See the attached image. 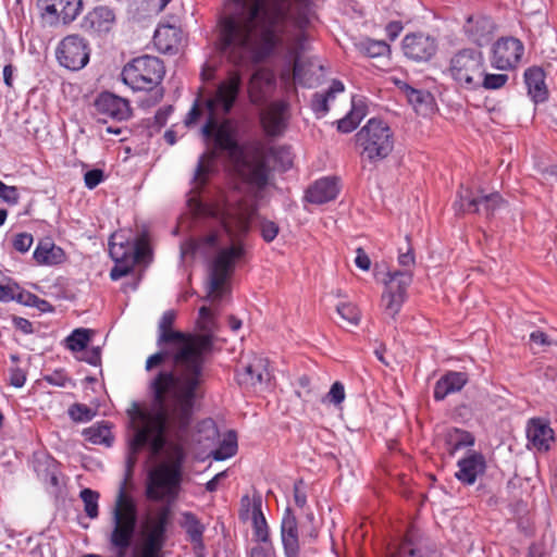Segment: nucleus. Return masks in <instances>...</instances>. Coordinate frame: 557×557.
Segmentation results:
<instances>
[{"label":"nucleus","mask_w":557,"mask_h":557,"mask_svg":"<svg viewBox=\"0 0 557 557\" xmlns=\"http://www.w3.org/2000/svg\"><path fill=\"white\" fill-rule=\"evenodd\" d=\"M214 153H203L195 171L193 189L187 206L196 215L208 219L206 233L197 240L182 244L181 253L198 255L209 259L207 282L208 305L200 307L196 321V333H188L195 339V348L187 354L185 377L186 429L191 422L196 405L203 397L206 382L205 366L212 352L215 334L219 330L216 315L220 301L228 294V280L236 265L246 255L244 237L248 234L255 206L248 200H239L236 193L220 196L213 202H203L197 189L203 186L212 169Z\"/></svg>","instance_id":"nucleus-1"},{"label":"nucleus","mask_w":557,"mask_h":557,"mask_svg":"<svg viewBox=\"0 0 557 557\" xmlns=\"http://www.w3.org/2000/svg\"><path fill=\"white\" fill-rule=\"evenodd\" d=\"M174 310L165 311L158 326L160 350L146 361V370L161 366L169 359L172 366L163 367L150 382L153 406L143 409L138 405L128 410L132 435L128 461L147 447L152 456L159 455L165 446V434L186 433L185 377L187 354L195 348V339L188 333L174 330Z\"/></svg>","instance_id":"nucleus-2"},{"label":"nucleus","mask_w":557,"mask_h":557,"mask_svg":"<svg viewBox=\"0 0 557 557\" xmlns=\"http://www.w3.org/2000/svg\"><path fill=\"white\" fill-rule=\"evenodd\" d=\"M242 88V77L238 72H231L222 81L212 95L200 106L195 102L188 112L185 124L197 122L206 113L207 121L202 127L206 138L214 141L215 148L228 152L236 159L239 175L252 187L263 188L269 181L271 166L287 170L292 166V152L288 147H267L261 144L244 151L236 141V124L227 115L231 112Z\"/></svg>","instance_id":"nucleus-3"},{"label":"nucleus","mask_w":557,"mask_h":557,"mask_svg":"<svg viewBox=\"0 0 557 557\" xmlns=\"http://www.w3.org/2000/svg\"><path fill=\"white\" fill-rule=\"evenodd\" d=\"M150 249L145 235L134 238L129 231L121 230L112 234L109 253L115 262L110 276L116 281L125 276L139 262H146Z\"/></svg>","instance_id":"nucleus-4"},{"label":"nucleus","mask_w":557,"mask_h":557,"mask_svg":"<svg viewBox=\"0 0 557 557\" xmlns=\"http://www.w3.org/2000/svg\"><path fill=\"white\" fill-rule=\"evenodd\" d=\"M113 528L110 534V544L116 549L117 557H125L131 546L136 523L137 506L134 499L121 487L112 511ZM83 557H102L96 554H87Z\"/></svg>","instance_id":"nucleus-5"},{"label":"nucleus","mask_w":557,"mask_h":557,"mask_svg":"<svg viewBox=\"0 0 557 557\" xmlns=\"http://www.w3.org/2000/svg\"><path fill=\"white\" fill-rule=\"evenodd\" d=\"M361 158L370 163L386 159L394 149V133L386 122L370 119L356 134Z\"/></svg>","instance_id":"nucleus-6"},{"label":"nucleus","mask_w":557,"mask_h":557,"mask_svg":"<svg viewBox=\"0 0 557 557\" xmlns=\"http://www.w3.org/2000/svg\"><path fill=\"white\" fill-rule=\"evenodd\" d=\"M171 450L169 461L162 462L149 473L147 495L151 499L160 500L177 494L184 451L181 444H174Z\"/></svg>","instance_id":"nucleus-7"},{"label":"nucleus","mask_w":557,"mask_h":557,"mask_svg":"<svg viewBox=\"0 0 557 557\" xmlns=\"http://www.w3.org/2000/svg\"><path fill=\"white\" fill-rule=\"evenodd\" d=\"M168 523L166 508L147 513L140 523L139 542L133 557H162Z\"/></svg>","instance_id":"nucleus-8"},{"label":"nucleus","mask_w":557,"mask_h":557,"mask_svg":"<svg viewBox=\"0 0 557 557\" xmlns=\"http://www.w3.org/2000/svg\"><path fill=\"white\" fill-rule=\"evenodd\" d=\"M483 73L484 59L478 50L462 49L449 60L447 74L460 88L478 90Z\"/></svg>","instance_id":"nucleus-9"},{"label":"nucleus","mask_w":557,"mask_h":557,"mask_svg":"<svg viewBox=\"0 0 557 557\" xmlns=\"http://www.w3.org/2000/svg\"><path fill=\"white\" fill-rule=\"evenodd\" d=\"M163 63L157 57L141 55L127 63L122 73V81L133 90H150L164 76Z\"/></svg>","instance_id":"nucleus-10"},{"label":"nucleus","mask_w":557,"mask_h":557,"mask_svg":"<svg viewBox=\"0 0 557 557\" xmlns=\"http://www.w3.org/2000/svg\"><path fill=\"white\" fill-rule=\"evenodd\" d=\"M290 2L292 0H283L277 5H273L270 1L264 2L255 50L267 51L274 47L277 30L288 15Z\"/></svg>","instance_id":"nucleus-11"},{"label":"nucleus","mask_w":557,"mask_h":557,"mask_svg":"<svg viewBox=\"0 0 557 557\" xmlns=\"http://www.w3.org/2000/svg\"><path fill=\"white\" fill-rule=\"evenodd\" d=\"M306 41L304 34L298 35L288 48V57L294 61V81L302 86L312 87L319 82L323 66L317 58L305 55Z\"/></svg>","instance_id":"nucleus-12"},{"label":"nucleus","mask_w":557,"mask_h":557,"mask_svg":"<svg viewBox=\"0 0 557 557\" xmlns=\"http://www.w3.org/2000/svg\"><path fill=\"white\" fill-rule=\"evenodd\" d=\"M87 41L78 35H70L58 45L55 55L59 63L71 71L85 67L89 61Z\"/></svg>","instance_id":"nucleus-13"},{"label":"nucleus","mask_w":557,"mask_h":557,"mask_svg":"<svg viewBox=\"0 0 557 557\" xmlns=\"http://www.w3.org/2000/svg\"><path fill=\"white\" fill-rule=\"evenodd\" d=\"M411 274L403 271H396L388 274L385 282V290L382 294V307L386 314L394 318L401 309L408 286L411 284Z\"/></svg>","instance_id":"nucleus-14"},{"label":"nucleus","mask_w":557,"mask_h":557,"mask_svg":"<svg viewBox=\"0 0 557 557\" xmlns=\"http://www.w3.org/2000/svg\"><path fill=\"white\" fill-rule=\"evenodd\" d=\"M404 54L416 62H426L437 52L438 42L430 34L417 32L407 34L401 41Z\"/></svg>","instance_id":"nucleus-15"},{"label":"nucleus","mask_w":557,"mask_h":557,"mask_svg":"<svg viewBox=\"0 0 557 557\" xmlns=\"http://www.w3.org/2000/svg\"><path fill=\"white\" fill-rule=\"evenodd\" d=\"M523 52L524 46L519 39L500 38L493 45L491 63L502 71L511 70L519 64Z\"/></svg>","instance_id":"nucleus-16"},{"label":"nucleus","mask_w":557,"mask_h":557,"mask_svg":"<svg viewBox=\"0 0 557 557\" xmlns=\"http://www.w3.org/2000/svg\"><path fill=\"white\" fill-rule=\"evenodd\" d=\"M290 119L289 103L286 100L270 102L260 113L261 125L269 136H281L287 129Z\"/></svg>","instance_id":"nucleus-17"},{"label":"nucleus","mask_w":557,"mask_h":557,"mask_svg":"<svg viewBox=\"0 0 557 557\" xmlns=\"http://www.w3.org/2000/svg\"><path fill=\"white\" fill-rule=\"evenodd\" d=\"M502 203V197L497 193L485 195L482 191H478L474 194L471 189L462 190L459 194V200L456 201L458 210L481 213L486 216L493 214Z\"/></svg>","instance_id":"nucleus-18"},{"label":"nucleus","mask_w":557,"mask_h":557,"mask_svg":"<svg viewBox=\"0 0 557 557\" xmlns=\"http://www.w3.org/2000/svg\"><path fill=\"white\" fill-rule=\"evenodd\" d=\"M82 5V0H42V16L51 25L69 24L78 16Z\"/></svg>","instance_id":"nucleus-19"},{"label":"nucleus","mask_w":557,"mask_h":557,"mask_svg":"<svg viewBox=\"0 0 557 557\" xmlns=\"http://www.w3.org/2000/svg\"><path fill=\"white\" fill-rule=\"evenodd\" d=\"M457 467L458 471L455 474L457 480L462 484L472 485L485 472L486 461L481 453L471 450L458 460Z\"/></svg>","instance_id":"nucleus-20"},{"label":"nucleus","mask_w":557,"mask_h":557,"mask_svg":"<svg viewBox=\"0 0 557 557\" xmlns=\"http://www.w3.org/2000/svg\"><path fill=\"white\" fill-rule=\"evenodd\" d=\"M393 83L405 94L409 103L420 115H430L435 110V100L431 92L411 87L400 78H392Z\"/></svg>","instance_id":"nucleus-21"},{"label":"nucleus","mask_w":557,"mask_h":557,"mask_svg":"<svg viewBox=\"0 0 557 557\" xmlns=\"http://www.w3.org/2000/svg\"><path fill=\"white\" fill-rule=\"evenodd\" d=\"M527 437L534 449L547 451L554 441V431L547 421L534 418L528 422Z\"/></svg>","instance_id":"nucleus-22"},{"label":"nucleus","mask_w":557,"mask_h":557,"mask_svg":"<svg viewBox=\"0 0 557 557\" xmlns=\"http://www.w3.org/2000/svg\"><path fill=\"white\" fill-rule=\"evenodd\" d=\"M275 86V75L269 69L257 70L250 78L248 94L255 104L263 102Z\"/></svg>","instance_id":"nucleus-23"},{"label":"nucleus","mask_w":557,"mask_h":557,"mask_svg":"<svg viewBox=\"0 0 557 557\" xmlns=\"http://www.w3.org/2000/svg\"><path fill=\"white\" fill-rule=\"evenodd\" d=\"M95 106L99 113L114 120H126L131 115L128 101L110 92L101 94L97 98Z\"/></svg>","instance_id":"nucleus-24"},{"label":"nucleus","mask_w":557,"mask_h":557,"mask_svg":"<svg viewBox=\"0 0 557 557\" xmlns=\"http://www.w3.org/2000/svg\"><path fill=\"white\" fill-rule=\"evenodd\" d=\"M281 536L286 557H299L298 528L296 517L287 508L282 519Z\"/></svg>","instance_id":"nucleus-25"},{"label":"nucleus","mask_w":557,"mask_h":557,"mask_svg":"<svg viewBox=\"0 0 557 557\" xmlns=\"http://www.w3.org/2000/svg\"><path fill=\"white\" fill-rule=\"evenodd\" d=\"M338 193V180L336 177H323L307 190L306 198L312 203L322 205L334 200Z\"/></svg>","instance_id":"nucleus-26"},{"label":"nucleus","mask_w":557,"mask_h":557,"mask_svg":"<svg viewBox=\"0 0 557 557\" xmlns=\"http://www.w3.org/2000/svg\"><path fill=\"white\" fill-rule=\"evenodd\" d=\"M115 24V14L108 7H97L84 18V27L97 34L108 33Z\"/></svg>","instance_id":"nucleus-27"},{"label":"nucleus","mask_w":557,"mask_h":557,"mask_svg":"<svg viewBox=\"0 0 557 557\" xmlns=\"http://www.w3.org/2000/svg\"><path fill=\"white\" fill-rule=\"evenodd\" d=\"M33 258L39 265L53 267L63 263L66 260V255L61 247L50 239H45L37 244Z\"/></svg>","instance_id":"nucleus-28"},{"label":"nucleus","mask_w":557,"mask_h":557,"mask_svg":"<svg viewBox=\"0 0 557 557\" xmlns=\"http://www.w3.org/2000/svg\"><path fill=\"white\" fill-rule=\"evenodd\" d=\"M467 382L468 375L465 372L449 371L436 382L434 398L436 400H443L449 394L461 391Z\"/></svg>","instance_id":"nucleus-29"},{"label":"nucleus","mask_w":557,"mask_h":557,"mask_svg":"<svg viewBox=\"0 0 557 557\" xmlns=\"http://www.w3.org/2000/svg\"><path fill=\"white\" fill-rule=\"evenodd\" d=\"M368 114L367 101L361 96H352L350 111L337 122V129L342 133H350L357 128Z\"/></svg>","instance_id":"nucleus-30"},{"label":"nucleus","mask_w":557,"mask_h":557,"mask_svg":"<svg viewBox=\"0 0 557 557\" xmlns=\"http://www.w3.org/2000/svg\"><path fill=\"white\" fill-rule=\"evenodd\" d=\"M267 372V361L263 358L255 357L251 362L244 364L237 371L236 377L240 385L253 387L262 383Z\"/></svg>","instance_id":"nucleus-31"},{"label":"nucleus","mask_w":557,"mask_h":557,"mask_svg":"<svg viewBox=\"0 0 557 557\" xmlns=\"http://www.w3.org/2000/svg\"><path fill=\"white\" fill-rule=\"evenodd\" d=\"M180 41L181 33L175 26L161 25L154 32V46L162 53H170L177 49Z\"/></svg>","instance_id":"nucleus-32"},{"label":"nucleus","mask_w":557,"mask_h":557,"mask_svg":"<svg viewBox=\"0 0 557 557\" xmlns=\"http://www.w3.org/2000/svg\"><path fill=\"white\" fill-rule=\"evenodd\" d=\"M524 81L528 86L529 95L535 102H542L547 97L545 85V74L540 67H530L524 73Z\"/></svg>","instance_id":"nucleus-33"},{"label":"nucleus","mask_w":557,"mask_h":557,"mask_svg":"<svg viewBox=\"0 0 557 557\" xmlns=\"http://www.w3.org/2000/svg\"><path fill=\"white\" fill-rule=\"evenodd\" d=\"M345 89L341 81H333L325 92H315L311 100V109L318 117H323L329 112V102L334 100L337 94Z\"/></svg>","instance_id":"nucleus-34"},{"label":"nucleus","mask_w":557,"mask_h":557,"mask_svg":"<svg viewBox=\"0 0 557 557\" xmlns=\"http://www.w3.org/2000/svg\"><path fill=\"white\" fill-rule=\"evenodd\" d=\"M181 527L185 530L189 541L194 544L195 548L203 547V532L205 525L191 512L185 511L181 513Z\"/></svg>","instance_id":"nucleus-35"},{"label":"nucleus","mask_w":557,"mask_h":557,"mask_svg":"<svg viewBox=\"0 0 557 557\" xmlns=\"http://www.w3.org/2000/svg\"><path fill=\"white\" fill-rule=\"evenodd\" d=\"M448 451L450 455L456 454L463 448L472 447L474 445V436L465 430L451 429L445 436Z\"/></svg>","instance_id":"nucleus-36"},{"label":"nucleus","mask_w":557,"mask_h":557,"mask_svg":"<svg viewBox=\"0 0 557 557\" xmlns=\"http://www.w3.org/2000/svg\"><path fill=\"white\" fill-rule=\"evenodd\" d=\"M94 332L89 329H75L65 339V347L71 350L72 352L78 355L79 352H83L92 336Z\"/></svg>","instance_id":"nucleus-37"},{"label":"nucleus","mask_w":557,"mask_h":557,"mask_svg":"<svg viewBox=\"0 0 557 557\" xmlns=\"http://www.w3.org/2000/svg\"><path fill=\"white\" fill-rule=\"evenodd\" d=\"M85 440L97 445L111 446L113 436L110 426L106 423H97L83 432Z\"/></svg>","instance_id":"nucleus-38"},{"label":"nucleus","mask_w":557,"mask_h":557,"mask_svg":"<svg viewBox=\"0 0 557 557\" xmlns=\"http://www.w3.org/2000/svg\"><path fill=\"white\" fill-rule=\"evenodd\" d=\"M237 451V437L233 431H230L219 447L212 451V457L214 460H225L233 457Z\"/></svg>","instance_id":"nucleus-39"},{"label":"nucleus","mask_w":557,"mask_h":557,"mask_svg":"<svg viewBox=\"0 0 557 557\" xmlns=\"http://www.w3.org/2000/svg\"><path fill=\"white\" fill-rule=\"evenodd\" d=\"M252 525L256 540L261 543H267L269 539V530L260 506H253Z\"/></svg>","instance_id":"nucleus-40"},{"label":"nucleus","mask_w":557,"mask_h":557,"mask_svg":"<svg viewBox=\"0 0 557 557\" xmlns=\"http://www.w3.org/2000/svg\"><path fill=\"white\" fill-rule=\"evenodd\" d=\"M336 311L348 324L357 326L361 319L358 307L351 302H341L336 306Z\"/></svg>","instance_id":"nucleus-41"},{"label":"nucleus","mask_w":557,"mask_h":557,"mask_svg":"<svg viewBox=\"0 0 557 557\" xmlns=\"http://www.w3.org/2000/svg\"><path fill=\"white\" fill-rule=\"evenodd\" d=\"M81 498L84 503V510L90 519L98 517L99 494L90 488H84L81 492Z\"/></svg>","instance_id":"nucleus-42"},{"label":"nucleus","mask_w":557,"mask_h":557,"mask_svg":"<svg viewBox=\"0 0 557 557\" xmlns=\"http://www.w3.org/2000/svg\"><path fill=\"white\" fill-rule=\"evenodd\" d=\"M360 49L371 58L382 57L389 52V46L383 40L366 39L360 44Z\"/></svg>","instance_id":"nucleus-43"},{"label":"nucleus","mask_w":557,"mask_h":557,"mask_svg":"<svg viewBox=\"0 0 557 557\" xmlns=\"http://www.w3.org/2000/svg\"><path fill=\"white\" fill-rule=\"evenodd\" d=\"M507 82V74H491L484 72L483 77L480 78L479 89L484 88L486 90H497L504 87Z\"/></svg>","instance_id":"nucleus-44"},{"label":"nucleus","mask_w":557,"mask_h":557,"mask_svg":"<svg viewBox=\"0 0 557 557\" xmlns=\"http://www.w3.org/2000/svg\"><path fill=\"white\" fill-rule=\"evenodd\" d=\"M386 557H421L410 541H404L399 545H389Z\"/></svg>","instance_id":"nucleus-45"},{"label":"nucleus","mask_w":557,"mask_h":557,"mask_svg":"<svg viewBox=\"0 0 557 557\" xmlns=\"http://www.w3.org/2000/svg\"><path fill=\"white\" fill-rule=\"evenodd\" d=\"M95 414L91 408L83 404H74L69 408V416L76 422H88Z\"/></svg>","instance_id":"nucleus-46"},{"label":"nucleus","mask_w":557,"mask_h":557,"mask_svg":"<svg viewBox=\"0 0 557 557\" xmlns=\"http://www.w3.org/2000/svg\"><path fill=\"white\" fill-rule=\"evenodd\" d=\"M345 396L346 394L344 385L341 382H335L332 384L329 393L323 398V401L338 406L345 400Z\"/></svg>","instance_id":"nucleus-47"},{"label":"nucleus","mask_w":557,"mask_h":557,"mask_svg":"<svg viewBox=\"0 0 557 557\" xmlns=\"http://www.w3.org/2000/svg\"><path fill=\"white\" fill-rule=\"evenodd\" d=\"M0 199L9 205H16L20 200L18 189L0 181Z\"/></svg>","instance_id":"nucleus-48"},{"label":"nucleus","mask_w":557,"mask_h":557,"mask_svg":"<svg viewBox=\"0 0 557 557\" xmlns=\"http://www.w3.org/2000/svg\"><path fill=\"white\" fill-rule=\"evenodd\" d=\"M34 243V238L29 233H18L13 239V247L21 253L27 252Z\"/></svg>","instance_id":"nucleus-49"},{"label":"nucleus","mask_w":557,"mask_h":557,"mask_svg":"<svg viewBox=\"0 0 557 557\" xmlns=\"http://www.w3.org/2000/svg\"><path fill=\"white\" fill-rule=\"evenodd\" d=\"M261 236L265 242H272L278 234V226L272 221L264 220L260 224Z\"/></svg>","instance_id":"nucleus-50"},{"label":"nucleus","mask_w":557,"mask_h":557,"mask_svg":"<svg viewBox=\"0 0 557 557\" xmlns=\"http://www.w3.org/2000/svg\"><path fill=\"white\" fill-rule=\"evenodd\" d=\"M15 297L14 300L25 305V306H33V305H39V298L36 295H33L28 292L23 290L20 285L17 284V290L14 292Z\"/></svg>","instance_id":"nucleus-51"},{"label":"nucleus","mask_w":557,"mask_h":557,"mask_svg":"<svg viewBox=\"0 0 557 557\" xmlns=\"http://www.w3.org/2000/svg\"><path fill=\"white\" fill-rule=\"evenodd\" d=\"M17 290V283L9 281L7 284H0V302L13 301Z\"/></svg>","instance_id":"nucleus-52"},{"label":"nucleus","mask_w":557,"mask_h":557,"mask_svg":"<svg viewBox=\"0 0 557 557\" xmlns=\"http://www.w3.org/2000/svg\"><path fill=\"white\" fill-rule=\"evenodd\" d=\"M81 355H77V358L79 360H83L89 364L97 366L100 361V348L99 347H92V348H86L83 352H79Z\"/></svg>","instance_id":"nucleus-53"},{"label":"nucleus","mask_w":557,"mask_h":557,"mask_svg":"<svg viewBox=\"0 0 557 557\" xmlns=\"http://www.w3.org/2000/svg\"><path fill=\"white\" fill-rule=\"evenodd\" d=\"M85 185L89 189H94L103 181V172L95 169L87 171L84 176Z\"/></svg>","instance_id":"nucleus-54"},{"label":"nucleus","mask_w":557,"mask_h":557,"mask_svg":"<svg viewBox=\"0 0 557 557\" xmlns=\"http://www.w3.org/2000/svg\"><path fill=\"white\" fill-rule=\"evenodd\" d=\"M45 380L49 384L54 385V386H59V387H65L66 384L70 382V379L61 370L60 371H54L53 373L46 375Z\"/></svg>","instance_id":"nucleus-55"},{"label":"nucleus","mask_w":557,"mask_h":557,"mask_svg":"<svg viewBox=\"0 0 557 557\" xmlns=\"http://www.w3.org/2000/svg\"><path fill=\"white\" fill-rule=\"evenodd\" d=\"M26 382V373L21 368H12L10 370V384L16 388L24 386Z\"/></svg>","instance_id":"nucleus-56"},{"label":"nucleus","mask_w":557,"mask_h":557,"mask_svg":"<svg viewBox=\"0 0 557 557\" xmlns=\"http://www.w3.org/2000/svg\"><path fill=\"white\" fill-rule=\"evenodd\" d=\"M250 557H274L272 546L267 542L252 547Z\"/></svg>","instance_id":"nucleus-57"},{"label":"nucleus","mask_w":557,"mask_h":557,"mask_svg":"<svg viewBox=\"0 0 557 557\" xmlns=\"http://www.w3.org/2000/svg\"><path fill=\"white\" fill-rule=\"evenodd\" d=\"M355 264L363 271H368L371 267V260L362 248H357Z\"/></svg>","instance_id":"nucleus-58"},{"label":"nucleus","mask_w":557,"mask_h":557,"mask_svg":"<svg viewBox=\"0 0 557 557\" xmlns=\"http://www.w3.org/2000/svg\"><path fill=\"white\" fill-rule=\"evenodd\" d=\"M398 262L404 268H410L414 264L416 259L413 251L410 247L405 252H400L398 256Z\"/></svg>","instance_id":"nucleus-59"},{"label":"nucleus","mask_w":557,"mask_h":557,"mask_svg":"<svg viewBox=\"0 0 557 557\" xmlns=\"http://www.w3.org/2000/svg\"><path fill=\"white\" fill-rule=\"evenodd\" d=\"M13 324L17 330H20L24 334L33 333V324L25 318L14 317Z\"/></svg>","instance_id":"nucleus-60"},{"label":"nucleus","mask_w":557,"mask_h":557,"mask_svg":"<svg viewBox=\"0 0 557 557\" xmlns=\"http://www.w3.org/2000/svg\"><path fill=\"white\" fill-rule=\"evenodd\" d=\"M386 35L391 40H395L403 30V24L400 22H391L386 25Z\"/></svg>","instance_id":"nucleus-61"},{"label":"nucleus","mask_w":557,"mask_h":557,"mask_svg":"<svg viewBox=\"0 0 557 557\" xmlns=\"http://www.w3.org/2000/svg\"><path fill=\"white\" fill-rule=\"evenodd\" d=\"M226 476H227V471L219 472L210 481L207 482L206 490L208 492H215L218 490V486H219L221 480L225 479Z\"/></svg>","instance_id":"nucleus-62"},{"label":"nucleus","mask_w":557,"mask_h":557,"mask_svg":"<svg viewBox=\"0 0 557 557\" xmlns=\"http://www.w3.org/2000/svg\"><path fill=\"white\" fill-rule=\"evenodd\" d=\"M473 23H474L473 18H472V17H469V18H468V21H467V24L465 25V29H466V32L469 34L470 38H471L474 42H476V44L481 45V44H482V37H483V35H482V34H479L476 30L474 32V29H473Z\"/></svg>","instance_id":"nucleus-63"},{"label":"nucleus","mask_w":557,"mask_h":557,"mask_svg":"<svg viewBox=\"0 0 557 557\" xmlns=\"http://www.w3.org/2000/svg\"><path fill=\"white\" fill-rule=\"evenodd\" d=\"M294 498L295 503L298 507L302 508L305 507L307 503V496L306 493L300 488V482L295 483L294 485Z\"/></svg>","instance_id":"nucleus-64"}]
</instances>
